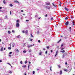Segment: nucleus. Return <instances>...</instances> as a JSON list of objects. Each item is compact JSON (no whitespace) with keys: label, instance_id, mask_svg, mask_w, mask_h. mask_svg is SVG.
<instances>
[{"label":"nucleus","instance_id":"1","mask_svg":"<svg viewBox=\"0 0 75 75\" xmlns=\"http://www.w3.org/2000/svg\"><path fill=\"white\" fill-rule=\"evenodd\" d=\"M16 25L17 27H18L20 26V24H19L18 23H17Z\"/></svg>","mask_w":75,"mask_h":75},{"label":"nucleus","instance_id":"2","mask_svg":"<svg viewBox=\"0 0 75 75\" xmlns=\"http://www.w3.org/2000/svg\"><path fill=\"white\" fill-rule=\"evenodd\" d=\"M69 24V21H67L66 22L65 25H68Z\"/></svg>","mask_w":75,"mask_h":75},{"label":"nucleus","instance_id":"3","mask_svg":"<svg viewBox=\"0 0 75 75\" xmlns=\"http://www.w3.org/2000/svg\"><path fill=\"white\" fill-rule=\"evenodd\" d=\"M34 44L33 45H29L28 46V48H30V47H31L32 46H34Z\"/></svg>","mask_w":75,"mask_h":75},{"label":"nucleus","instance_id":"4","mask_svg":"<svg viewBox=\"0 0 75 75\" xmlns=\"http://www.w3.org/2000/svg\"><path fill=\"white\" fill-rule=\"evenodd\" d=\"M64 9H65L66 11H68V10H69V9H68V8L67 7H65L64 8Z\"/></svg>","mask_w":75,"mask_h":75},{"label":"nucleus","instance_id":"5","mask_svg":"<svg viewBox=\"0 0 75 75\" xmlns=\"http://www.w3.org/2000/svg\"><path fill=\"white\" fill-rule=\"evenodd\" d=\"M64 71H65L66 72H68V69H64Z\"/></svg>","mask_w":75,"mask_h":75},{"label":"nucleus","instance_id":"6","mask_svg":"<svg viewBox=\"0 0 75 75\" xmlns=\"http://www.w3.org/2000/svg\"><path fill=\"white\" fill-rule=\"evenodd\" d=\"M46 8H47V9H49V8H50V7L48 6H45Z\"/></svg>","mask_w":75,"mask_h":75},{"label":"nucleus","instance_id":"7","mask_svg":"<svg viewBox=\"0 0 75 75\" xmlns=\"http://www.w3.org/2000/svg\"><path fill=\"white\" fill-rule=\"evenodd\" d=\"M57 54H58V51H56V53L54 57H56L57 55Z\"/></svg>","mask_w":75,"mask_h":75},{"label":"nucleus","instance_id":"8","mask_svg":"<svg viewBox=\"0 0 75 75\" xmlns=\"http://www.w3.org/2000/svg\"><path fill=\"white\" fill-rule=\"evenodd\" d=\"M57 54H58V51H56V53L54 57H56L57 55Z\"/></svg>","mask_w":75,"mask_h":75},{"label":"nucleus","instance_id":"9","mask_svg":"<svg viewBox=\"0 0 75 75\" xmlns=\"http://www.w3.org/2000/svg\"><path fill=\"white\" fill-rule=\"evenodd\" d=\"M14 2L15 3H18V4L19 3V2H18V1H17V0L15 1H14Z\"/></svg>","mask_w":75,"mask_h":75},{"label":"nucleus","instance_id":"10","mask_svg":"<svg viewBox=\"0 0 75 75\" xmlns=\"http://www.w3.org/2000/svg\"><path fill=\"white\" fill-rule=\"evenodd\" d=\"M60 52H62V53H64V52H65V51L64 50H62V51H61Z\"/></svg>","mask_w":75,"mask_h":75},{"label":"nucleus","instance_id":"11","mask_svg":"<svg viewBox=\"0 0 75 75\" xmlns=\"http://www.w3.org/2000/svg\"><path fill=\"white\" fill-rule=\"evenodd\" d=\"M62 70H61L60 71V75H62Z\"/></svg>","mask_w":75,"mask_h":75},{"label":"nucleus","instance_id":"12","mask_svg":"<svg viewBox=\"0 0 75 75\" xmlns=\"http://www.w3.org/2000/svg\"><path fill=\"white\" fill-rule=\"evenodd\" d=\"M3 2L4 4H6V1L5 0H4L3 1Z\"/></svg>","mask_w":75,"mask_h":75},{"label":"nucleus","instance_id":"13","mask_svg":"<svg viewBox=\"0 0 75 75\" xmlns=\"http://www.w3.org/2000/svg\"><path fill=\"white\" fill-rule=\"evenodd\" d=\"M52 5L53 6H54V7H56V6L55 5H54V4H55L54 3H52Z\"/></svg>","mask_w":75,"mask_h":75},{"label":"nucleus","instance_id":"14","mask_svg":"<svg viewBox=\"0 0 75 75\" xmlns=\"http://www.w3.org/2000/svg\"><path fill=\"white\" fill-rule=\"evenodd\" d=\"M3 47L0 49V51H3Z\"/></svg>","mask_w":75,"mask_h":75},{"label":"nucleus","instance_id":"15","mask_svg":"<svg viewBox=\"0 0 75 75\" xmlns=\"http://www.w3.org/2000/svg\"><path fill=\"white\" fill-rule=\"evenodd\" d=\"M28 30H26L25 32V34H27L28 33Z\"/></svg>","mask_w":75,"mask_h":75},{"label":"nucleus","instance_id":"16","mask_svg":"<svg viewBox=\"0 0 75 75\" xmlns=\"http://www.w3.org/2000/svg\"><path fill=\"white\" fill-rule=\"evenodd\" d=\"M16 23H19V20H16Z\"/></svg>","mask_w":75,"mask_h":75},{"label":"nucleus","instance_id":"17","mask_svg":"<svg viewBox=\"0 0 75 75\" xmlns=\"http://www.w3.org/2000/svg\"><path fill=\"white\" fill-rule=\"evenodd\" d=\"M26 67V65H24L22 66L23 68H25Z\"/></svg>","mask_w":75,"mask_h":75},{"label":"nucleus","instance_id":"18","mask_svg":"<svg viewBox=\"0 0 75 75\" xmlns=\"http://www.w3.org/2000/svg\"><path fill=\"white\" fill-rule=\"evenodd\" d=\"M69 29L70 30L69 31L71 32V27H70Z\"/></svg>","mask_w":75,"mask_h":75},{"label":"nucleus","instance_id":"19","mask_svg":"<svg viewBox=\"0 0 75 75\" xmlns=\"http://www.w3.org/2000/svg\"><path fill=\"white\" fill-rule=\"evenodd\" d=\"M16 52H19L18 49H16Z\"/></svg>","mask_w":75,"mask_h":75},{"label":"nucleus","instance_id":"20","mask_svg":"<svg viewBox=\"0 0 75 75\" xmlns=\"http://www.w3.org/2000/svg\"><path fill=\"white\" fill-rule=\"evenodd\" d=\"M50 5V3H48L46 4V5H47V6H49Z\"/></svg>","mask_w":75,"mask_h":75},{"label":"nucleus","instance_id":"21","mask_svg":"<svg viewBox=\"0 0 75 75\" xmlns=\"http://www.w3.org/2000/svg\"><path fill=\"white\" fill-rule=\"evenodd\" d=\"M8 50H11V48L10 47H8Z\"/></svg>","mask_w":75,"mask_h":75},{"label":"nucleus","instance_id":"22","mask_svg":"<svg viewBox=\"0 0 75 75\" xmlns=\"http://www.w3.org/2000/svg\"><path fill=\"white\" fill-rule=\"evenodd\" d=\"M9 5L11 7H12V6H13V4H10Z\"/></svg>","mask_w":75,"mask_h":75},{"label":"nucleus","instance_id":"23","mask_svg":"<svg viewBox=\"0 0 75 75\" xmlns=\"http://www.w3.org/2000/svg\"><path fill=\"white\" fill-rule=\"evenodd\" d=\"M27 62H28V61L27 60H26L25 62V64H27Z\"/></svg>","mask_w":75,"mask_h":75},{"label":"nucleus","instance_id":"24","mask_svg":"<svg viewBox=\"0 0 75 75\" xmlns=\"http://www.w3.org/2000/svg\"><path fill=\"white\" fill-rule=\"evenodd\" d=\"M64 46V44H62L61 45V47H62Z\"/></svg>","mask_w":75,"mask_h":75},{"label":"nucleus","instance_id":"25","mask_svg":"<svg viewBox=\"0 0 75 75\" xmlns=\"http://www.w3.org/2000/svg\"><path fill=\"white\" fill-rule=\"evenodd\" d=\"M8 33L9 34L11 33V32H10V31L9 30L8 31Z\"/></svg>","mask_w":75,"mask_h":75},{"label":"nucleus","instance_id":"26","mask_svg":"<svg viewBox=\"0 0 75 75\" xmlns=\"http://www.w3.org/2000/svg\"><path fill=\"white\" fill-rule=\"evenodd\" d=\"M27 52V51H25V50H24L23 51V53H26Z\"/></svg>","mask_w":75,"mask_h":75},{"label":"nucleus","instance_id":"27","mask_svg":"<svg viewBox=\"0 0 75 75\" xmlns=\"http://www.w3.org/2000/svg\"><path fill=\"white\" fill-rule=\"evenodd\" d=\"M61 4H62V3H61V2H60V4H59V6H61Z\"/></svg>","mask_w":75,"mask_h":75},{"label":"nucleus","instance_id":"28","mask_svg":"<svg viewBox=\"0 0 75 75\" xmlns=\"http://www.w3.org/2000/svg\"><path fill=\"white\" fill-rule=\"evenodd\" d=\"M62 40L61 39H60L59 41H58V42H57V43H59V42H60V41H61Z\"/></svg>","mask_w":75,"mask_h":75},{"label":"nucleus","instance_id":"29","mask_svg":"<svg viewBox=\"0 0 75 75\" xmlns=\"http://www.w3.org/2000/svg\"><path fill=\"white\" fill-rule=\"evenodd\" d=\"M57 66H58L59 68H61V66L60 65H58Z\"/></svg>","mask_w":75,"mask_h":75},{"label":"nucleus","instance_id":"30","mask_svg":"<svg viewBox=\"0 0 75 75\" xmlns=\"http://www.w3.org/2000/svg\"><path fill=\"white\" fill-rule=\"evenodd\" d=\"M64 38V39H67L68 38V37H67V36H65Z\"/></svg>","mask_w":75,"mask_h":75},{"label":"nucleus","instance_id":"31","mask_svg":"<svg viewBox=\"0 0 75 75\" xmlns=\"http://www.w3.org/2000/svg\"><path fill=\"white\" fill-rule=\"evenodd\" d=\"M20 63L21 64H23V62L22 61H21L20 62Z\"/></svg>","mask_w":75,"mask_h":75},{"label":"nucleus","instance_id":"32","mask_svg":"<svg viewBox=\"0 0 75 75\" xmlns=\"http://www.w3.org/2000/svg\"><path fill=\"white\" fill-rule=\"evenodd\" d=\"M30 35L32 37H33V35L32 34H30Z\"/></svg>","mask_w":75,"mask_h":75},{"label":"nucleus","instance_id":"33","mask_svg":"<svg viewBox=\"0 0 75 75\" xmlns=\"http://www.w3.org/2000/svg\"><path fill=\"white\" fill-rule=\"evenodd\" d=\"M37 33L38 34H40V32H39V31H38Z\"/></svg>","mask_w":75,"mask_h":75},{"label":"nucleus","instance_id":"34","mask_svg":"<svg viewBox=\"0 0 75 75\" xmlns=\"http://www.w3.org/2000/svg\"><path fill=\"white\" fill-rule=\"evenodd\" d=\"M47 49H49V48H50V47L48 46L47 47Z\"/></svg>","mask_w":75,"mask_h":75},{"label":"nucleus","instance_id":"35","mask_svg":"<svg viewBox=\"0 0 75 75\" xmlns=\"http://www.w3.org/2000/svg\"><path fill=\"white\" fill-rule=\"evenodd\" d=\"M72 23H73V25H75V24H74V21H73L72 22Z\"/></svg>","mask_w":75,"mask_h":75},{"label":"nucleus","instance_id":"36","mask_svg":"<svg viewBox=\"0 0 75 75\" xmlns=\"http://www.w3.org/2000/svg\"><path fill=\"white\" fill-rule=\"evenodd\" d=\"M9 74H12V72L11 71H10L9 72Z\"/></svg>","mask_w":75,"mask_h":75},{"label":"nucleus","instance_id":"37","mask_svg":"<svg viewBox=\"0 0 75 75\" xmlns=\"http://www.w3.org/2000/svg\"><path fill=\"white\" fill-rule=\"evenodd\" d=\"M9 54H12V52H10L9 53Z\"/></svg>","mask_w":75,"mask_h":75},{"label":"nucleus","instance_id":"38","mask_svg":"<svg viewBox=\"0 0 75 75\" xmlns=\"http://www.w3.org/2000/svg\"><path fill=\"white\" fill-rule=\"evenodd\" d=\"M65 20H68V17H66L65 18Z\"/></svg>","mask_w":75,"mask_h":75},{"label":"nucleus","instance_id":"39","mask_svg":"<svg viewBox=\"0 0 75 75\" xmlns=\"http://www.w3.org/2000/svg\"><path fill=\"white\" fill-rule=\"evenodd\" d=\"M50 70L51 71H52V69H51V67H50Z\"/></svg>","mask_w":75,"mask_h":75},{"label":"nucleus","instance_id":"40","mask_svg":"<svg viewBox=\"0 0 75 75\" xmlns=\"http://www.w3.org/2000/svg\"><path fill=\"white\" fill-rule=\"evenodd\" d=\"M10 13L11 15V11H10Z\"/></svg>","mask_w":75,"mask_h":75},{"label":"nucleus","instance_id":"41","mask_svg":"<svg viewBox=\"0 0 75 75\" xmlns=\"http://www.w3.org/2000/svg\"><path fill=\"white\" fill-rule=\"evenodd\" d=\"M7 64H8V65H10V66H11V64H10L9 63H8Z\"/></svg>","mask_w":75,"mask_h":75},{"label":"nucleus","instance_id":"42","mask_svg":"<svg viewBox=\"0 0 75 75\" xmlns=\"http://www.w3.org/2000/svg\"><path fill=\"white\" fill-rule=\"evenodd\" d=\"M64 50V48H62L61 49V50Z\"/></svg>","mask_w":75,"mask_h":75},{"label":"nucleus","instance_id":"43","mask_svg":"<svg viewBox=\"0 0 75 75\" xmlns=\"http://www.w3.org/2000/svg\"><path fill=\"white\" fill-rule=\"evenodd\" d=\"M53 18H51L50 19V20H53Z\"/></svg>","mask_w":75,"mask_h":75},{"label":"nucleus","instance_id":"44","mask_svg":"<svg viewBox=\"0 0 75 75\" xmlns=\"http://www.w3.org/2000/svg\"><path fill=\"white\" fill-rule=\"evenodd\" d=\"M22 32L23 33H25V31H24V30H23Z\"/></svg>","mask_w":75,"mask_h":75},{"label":"nucleus","instance_id":"45","mask_svg":"<svg viewBox=\"0 0 75 75\" xmlns=\"http://www.w3.org/2000/svg\"><path fill=\"white\" fill-rule=\"evenodd\" d=\"M35 74V71H33V74Z\"/></svg>","mask_w":75,"mask_h":75},{"label":"nucleus","instance_id":"46","mask_svg":"<svg viewBox=\"0 0 75 75\" xmlns=\"http://www.w3.org/2000/svg\"><path fill=\"white\" fill-rule=\"evenodd\" d=\"M47 51H46L45 52V54H47Z\"/></svg>","mask_w":75,"mask_h":75},{"label":"nucleus","instance_id":"47","mask_svg":"<svg viewBox=\"0 0 75 75\" xmlns=\"http://www.w3.org/2000/svg\"><path fill=\"white\" fill-rule=\"evenodd\" d=\"M29 52H31V50H29Z\"/></svg>","mask_w":75,"mask_h":75},{"label":"nucleus","instance_id":"48","mask_svg":"<svg viewBox=\"0 0 75 75\" xmlns=\"http://www.w3.org/2000/svg\"><path fill=\"white\" fill-rule=\"evenodd\" d=\"M12 32L13 33H14V30H12Z\"/></svg>","mask_w":75,"mask_h":75},{"label":"nucleus","instance_id":"49","mask_svg":"<svg viewBox=\"0 0 75 75\" xmlns=\"http://www.w3.org/2000/svg\"><path fill=\"white\" fill-rule=\"evenodd\" d=\"M41 52H40L39 53V55H41Z\"/></svg>","mask_w":75,"mask_h":75},{"label":"nucleus","instance_id":"50","mask_svg":"<svg viewBox=\"0 0 75 75\" xmlns=\"http://www.w3.org/2000/svg\"><path fill=\"white\" fill-rule=\"evenodd\" d=\"M26 21L27 22L29 21V20H26Z\"/></svg>","mask_w":75,"mask_h":75},{"label":"nucleus","instance_id":"51","mask_svg":"<svg viewBox=\"0 0 75 75\" xmlns=\"http://www.w3.org/2000/svg\"><path fill=\"white\" fill-rule=\"evenodd\" d=\"M25 75H27V74H26V73L25 72Z\"/></svg>","mask_w":75,"mask_h":75},{"label":"nucleus","instance_id":"52","mask_svg":"<svg viewBox=\"0 0 75 75\" xmlns=\"http://www.w3.org/2000/svg\"><path fill=\"white\" fill-rule=\"evenodd\" d=\"M40 40H38V42H40Z\"/></svg>","mask_w":75,"mask_h":75},{"label":"nucleus","instance_id":"53","mask_svg":"<svg viewBox=\"0 0 75 75\" xmlns=\"http://www.w3.org/2000/svg\"><path fill=\"white\" fill-rule=\"evenodd\" d=\"M45 17H47V14H46L45 15Z\"/></svg>","mask_w":75,"mask_h":75},{"label":"nucleus","instance_id":"54","mask_svg":"<svg viewBox=\"0 0 75 75\" xmlns=\"http://www.w3.org/2000/svg\"><path fill=\"white\" fill-rule=\"evenodd\" d=\"M43 50H44V51H45V48H44L43 49Z\"/></svg>","mask_w":75,"mask_h":75},{"label":"nucleus","instance_id":"55","mask_svg":"<svg viewBox=\"0 0 75 75\" xmlns=\"http://www.w3.org/2000/svg\"><path fill=\"white\" fill-rule=\"evenodd\" d=\"M64 56H65V55L64 54L63 56V57L64 58Z\"/></svg>","mask_w":75,"mask_h":75},{"label":"nucleus","instance_id":"56","mask_svg":"<svg viewBox=\"0 0 75 75\" xmlns=\"http://www.w3.org/2000/svg\"><path fill=\"white\" fill-rule=\"evenodd\" d=\"M2 62V61L1 60H0V62Z\"/></svg>","mask_w":75,"mask_h":75},{"label":"nucleus","instance_id":"57","mask_svg":"<svg viewBox=\"0 0 75 75\" xmlns=\"http://www.w3.org/2000/svg\"><path fill=\"white\" fill-rule=\"evenodd\" d=\"M5 17H6V18H7V16H5Z\"/></svg>","mask_w":75,"mask_h":75},{"label":"nucleus","instance_id":"58","mask_svg":"<svg viewBox=\"0 0 75 75\" xmlns=\"http://www.w3.org/2000/svg\"><path fill=\"white\" fill-rule=\"evenodd\" d=\"M2 8V7H0V9H1Z\"/></svg>","mask_w":75,"mask_h":75},{"label":"nucleus","instance_id":"59","mask_svg":"<svg viewBox=\"0 0 75 75\" xmlns=\"http://www.w3.org/2000/svg\"><path fill=\"white\" fill-rule=\"evenodd\" d=\"M33 41V40L32 39H30V41Z\"/></svg>","mask_w":75,"mask_h":75},{"label":"nucleus","instance_id":"60","mask_svg":"<svg viewBox=\"0 0 75 75\" xmlns=\"http://www.w3.org/2000/svg\"><path fill=\"white\" fill-rule=\"evenodd\" d=\"M65 64H66V65H67V62H66L65 63Z\"/></svg>","mask_w":75,"mask_h":75},{"label":"nucleus","instance_id":"61","mask_svg":"<svg viewBox=\"0 0 75 75\" xmlns=\"http://www.w3.org/2000/svg\"><path fill=\"white\" fill-rule=\"evenodd\" d=\"M9 57H11V55H10V54H9Z\"/></svg>","mask_w":75,"mask_h":75},{"label":"nucleus","instance_id":"62","mask_svg":"<svg viewBox=\"0 0 75 75\" xmlns=\"http://www.w3.org/2000/svg\"><path fill=\"white\" fill-rule=\"evenodd\" d=\"M21 12H23V10H21Z\"/></svg>","mask_w":75,"mask_h":75},{"label":"nucleus","instance_id":"63","mask_svg":"<svg viewBox=\"0 0 75 75\" xmlns=\"http://www.w3.org/2000/svg\"><path fill=\"white\" fill-rule=\"evenodd\" d=\"M51 52H53V51H52V50H51Z\"/></svg>","mask_w":75,"mask_h":75},{"label":"nucleus","instance_id":"64","mask_svg":"<svg viewBox=\"0 0 75 75\" xmlns=\"http://www.w3.org/2000/svg\"><path fill=\"white\" fill-rule=\"evenodd\" d=\"M4 50H6V48H4Z\"/></svg>","mask_w":75,"mask_h":75}]
</instances>
